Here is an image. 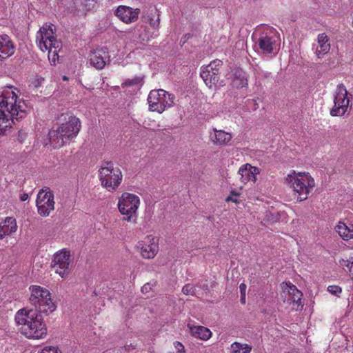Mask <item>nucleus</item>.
<instances>
[{
  "mask_svg": "<svg viewBox=\"0 0 353 353\" xmlns=\"http://www.w3.org/2000/svg\"><path fill=\"white\" fill-rule=\"evenodd\" d=\"M260 173V170L257 167L252 166L249 163L241 165L238 171V174L241 175V181L243 183L249 181L255 183L256 176Z\"/></svg>",
  "mask_w": 353,
  "mask_h": 353,
  "instance_id": "nucleus-19",
  "label": "nucleus"
},
{
  "mask_svg": "<svg viewBox=\"0 0 353 353\" xmlns=\"http://www.w3.org/2000/svg\"><path fill=\"white\" fill-rule=\"evenodd\" d=\"M233 83L237 88H244L248 85V80L244 77V76L236 77L234 79Z\"/></svg>",
  "mask_w": 353,
  "mask_h": 353,
  "instance_id": "nucleus-28",
  "label": "nucleus"
},
{
  "mask_svg": "<svg viewBox=\"0 0 353 353\" xmlns=\"http://www.w3.org/2000/svg\"><path fill=\"white\" fill-rule=\"evenodd\" d=\"M190 332L193 336L203 341H207L212 336L210 330L203 326H192L190 327Z\"/></svg>",
  "mask_w": 353,
  "mask_h": 353,
  "instance_id": "nucleus-24",
  "label": "nucleus"
},
{
  "mask_svg": "<svg viewBox=\"0 0 353 353\" xmlns=\"http://www.w3.org/2000/svg\"><path fill=\"white\" fill-rule=\"evenodd\" d=\"M19 90L14 87L3 88L0 95V136L12 128L14 120L24 118L30 107L19 98Z\"/></svg>",
  "mask_w": 353,
  "mask_h": 353,
  "instance_id": "nucleus-1",
  "label": "nucleus"
},
{
  "mask_svg": "<svg viewBox=\"0 0 353 353\" xmlns=\"http://www.w3.org/2000/svg\"><path fill=\"white\" fill-rule=\"evenodd\" d=\"M140 10L127 6H119L115 10V15L123 23L129 24L138 19Z\"/></svg>",
  "mask_w": 353,
  "mask_h": 353,
  "instance_id": "nucleus-16",
  "label": "nucleus"
},
{
  "mask_svg": "<svg viewBox=\"0 0 353 353\" xmlns=\"http://www.w3.org/2000/svg\"><path fill=\"white\" fill-rule=\"evenodd\" d=\"M139 197L132 193L123 192L118 201V209L123 220L127 222L136 223L137 210L140 205Z\"/></svg>",
  "mask_w": 353,
  "mask_h": 353,
  "instance_id": "nucleus-9",
  "label": "nucleus"
},
{
  "mask_svg": "<svg viewBox=\"0 0 353 353\" xmlns=\"http://www.w3.org/2000/svg\"><path fill=\"white\" fill-rule=\"evenodd\" d=\"M99 179L103 188L113 192L121 185L123 175L120 168L114 166L112 161H105L99 170Z\"/></svg>",
  "mask_w": 353,
  "mask_h": 353,
  "instance_id": "nucleus-7",
  "label": "nucleus"
},
{
  "mask_svg": "<svg viewBox=\"0 0 353 353\" xmlns=\"http://www.w3.org/2000/svg\"><path fill=\"white\" fill-rule=\"evenodd\" d=\"M329 287L332 288V287H337V286L336 285H330Z\"/></svg>",
  "mask_w": 353,
  "mask_h": 353,
  "instance_id": "nucleus-46",
  "label": "nucleus"
},
{
  "mask_svg": "<svg viewBox=\"0 0 353 353\" xmlns=\"http://www.w3.org/2000/svg\"><path fill=\"white\" fill-rule=\"evenodd\" d=\"M125 348L126 350H130L131 348L133 349L134 346L132 344L125 345Z\"/></svg>",
  "mask_w": 353,
  "mask_h": 353,
  "instance_id": "nucleus-41",
  "label": "nucleus"
},
{
  "mask_svg": "<svg viewBox=\"0 0 353 353\" xmlns=\"http://www.w3.org/2000/svg\"><path fill=\"white\" fill-rule=\"evenodd\" d=\"M288 292L291 296V299L294 304L297 305L296 310H301L303 304L302 303L303 293L298 288H288Z\"/></svg>",
  "mask_w": 353,
  "mask_h": 353,
  "instance_id": "nucleus-27",
  "label": "nucleus"
},
{
  "mask_svg": "<svg viewBox=\"0 0 353 353\" xmlns=\"http://www.w3.org/2000/svg\"><path fill=\"white\" fill-rule=\"evenodd\" d=\"M71 262L70 252L67 249H62L53 255L52 268L57 274L64 278L70 273Z\"/></svg>",
  "mask_w": 353,
  "mask_h": 353,
  "instance_id": "nucleus-14",
  "label": "nucleus"
},
{
  "mask_svg": "<svg viewBox=\"0 0 353 353\" xmlns=\"http://www.w3.org/2000/svg\"><path fill=\"white\" fill-rule=\"evenodd\" d=\"M150 26L155 30H158L159 27V18H158L156 21H154L152 19H150Z\"/></svg>",
  "mask_w": 353,
  "mask_h": 353,
  "instance_id": "nucleus-35",
  "label": "nucleus"
},
{
  "mask_svg": "<svg viewBox=\"0 0 353 353\" xmlns=\"http://www.w3.org/2000/svg\"><path fill=\"white\" fill-rule=\"evenodd\" d=\"M252 346L248 343L234 342L230 345L231 353H250Z\"/></svg>",
  "mask_w": 353,
  "mask_h": 353,
  "instance_id": "nucleus-26",
  "label": "nucleus"
},
{
  "mask_svg": "<svg viewBox=\"0 0 353 353\" xmlns=\"http://www.w3.org/2000/svg\"><path fill=\"white\" fill-rule=\"evenodd\" d=\"M29 301L35 307V311L39 313L48 315L57 309V305L47 288H32Z\"/></svg>",
  "mask_w": 353,
  "mask_h": 353,
  "instance_id": "nucleus-8",
  "label": "nucleus"
},
{
  "mask_svg": "<svg viewBox=\"0 0 353 353\" xmlns=\"http://www.w3.org/2000/svg\"><path fill=\"white\" fill-rule=\"evenodd\" d=\"M334 230L343 240L347 241L353 239V223L339 221Z\"/></svg>",
  "mask_w": 353,
  "mask_h": 353,
  "instance_id": "nucleus-21",
  "label": "nucleus"
},
{
  "mask_svg": "<svg viewBox=\"0 0 353 353\" xmlns=\"http://www.w3.org/2000/svg\"><path fill=\"white\" fill-rule=\"evenodd\" d=\"M327 290L329 291L330 293H331L333 295H335V296H339V294L341 293L342 292V288H327Z\"/></svg>",
  "mask_w": 353,
  "mask_h": 353,
  "instance_id": "nucleus-34",
  "label": "nucleus"
},
{
  "mask_svg": "<svg viewBox=\"0 0 353 353\" xmlns=\"http://www.w3.org/2000/svg\"><path fill=\"white\" fill-rule=\"evenodd\" d=\"M17 225L14 218L6 217L0 223V240L17 231Z\"/></svg>",
  "mask_w": 353,
  "mask_h": 353,
  "instance_id": "nucleus-22",
  "label": "nucleus"
},
{
  "mask_svg": "<svg viewBox=\"0 0 353 353\" xmlns=\"http://www.w3.org/2000/svg\"><path fill=\"white\" fill-rule=\"evenodd\" d=\"M139 83V80L138 79H134L131 80L126 81L125 82L121 84L122 88H125L128 86H131L134 85H137Z\"/></svg>",
  "mask_w": 353,
  "mask_h": 353,
  "instance_id": "nucleus-32",
  "label": "nucleus"
},
{
  "mask_svg": "<svg viewBox=\"0 0 353 353\" xmlns=\"http://www.w3.org/2000/svg\"><path fill=\"white\" fill-rule=\"evenodd\" d=\"M81 3L83 6L85 10L90 9L91 3L94 2L96 0H80Z\"/></svg>",
  "mask_w": 353,
  "mask_h": 353,
  "instance_id": "nucleus-33",
  "label": "nucleus"
},
{
  "mask_svg": "<svg viewBox=\"0 0 353 353\" xmlns=\"http://www.w3.org/2000/svg\"><path fill=\"white\" fill-rule=\"evenodd\" d=\"M223 62L219 59H215L208 65L202 66L200 76L209 88L215 87L219 80V71Z\"/></svg>",
  "mask_w": 353,
  "mask_h": 353,
  "instance_id": "nucleus-13",
  "label": "nucleus"
},
{
  "mask_svg": "<svg viewBox=\"0 0 353 353\" xmlns=\"http://www.w3.org/2000/svg\"><path fill=\"white\" fill-rule=\"evenodd\" d=\"M316 54L319 58L327 54L330 50V39L325 33L319 34L317 37Z\"/></svg>",
  "mask_w": 353,
  "mask_h": 353,
  "instance_id": "nucleus-23",
  "label": "nucleus"
},
{
  "mask_svg": "<svg viewBox=\"0 0 353 353\" xmlns=\"http://www.w3.org/2000/svg\"><path fill=\"white\" fill-rule=\"evenodd\" d=\"M28 198V195L27 194H23L21 197V200L24 201L26 200H27Z\"/></svg>",
  "mask_w": 353,
  "mask_h": 353,
  "instance_id": "nucleus-40",
  "label": "nucleus"
},
{
  "mask_svg": "<svg viewBox=\"0 0 353 353\" xmlns=\"http://www.w3.org/2000/svg\"><path fill=\"white\" fill-rule=\"evenodd\" d=\"M30 287L34 288V287H39V285H31Z\"/></svg>",
  "mask_w": 353,
  "mask_h": 353,
  "instance_id": "nucleus-44",
  "label": "nucleus"
},
{
  "mask_svg": "<svg viewBox=\"0 0 353 353\" xmlns=\"http://www.w3.org/2000/svg\"><path fill=\"white\" fill-rule=\"evenodd\" d=\"M225 201H232V202H234V203H237V202H238V201H237V199H234V198H232L231 196H230L227 197V198H226V199H225Z\"/></svg>",
  "mask_w": 353,
  "mask_h": 353,
  "instance_id": "nucleus-39",
  "label": "nucleus"
},
{
  "mask_svg": "<svg viewBox=\"0 0 353 353\" xmlns=\"http://www.w3.org/2000/svg\"><path fill=\"white\" fill-rule=\"evenodd\" d=\"M193 288H182V291L185 294H189L193 292Z\"/></svg>",
  "mask_w": 353,
  "mask_h": 353,
  "instance_id": "nucleus-38",
  "label": "nucleus"
},
{
  "mask_svg": "<svg viewBox=\"0 0 353 353\" xmlns=\"http://www.w3.org/2000/svg\"><path fill=\"white\" fill-rule=\"evenodd\" d=\"M285 182L292 189L297 202L305 201L315 186L314 179L307 172L293 171L288 175Z\"/></svg>",
  "mask_w": 353,
  "mask_h": 353,
  "instance_id": "nucleus-5",
  "label": "nucleus"
},
{
  "mask_svg": "<svg viewBox=\"0 0 353 353\" xmlns=\"http://www.w3.org/2000/svg\"><path fill=\"white\" fill-rule=\"evenodd\" d=\"M283 284H285L286 285V287H292V288H294L296 287L294 285H293L292 283H291L290 282V283H283Z\"/></svg>",
  "mask_w": 353,
  "mask_h": 353,
  "instance_id": "nucleus-42",
  "label": "nucleus"
},
{
  "mask_svg": "<svg viewBox=\"0 0 353 353\" xmlns=\"http://www.w3.org/2000/svg\"><path fill=\"white\" fill-rule=\"evenodd\" d=\"M67 79V77H63V80H66Z\"/></svg>",
  "mask_w": 353,
  "mask_h": 353,
  "instance_id": "nucleus-48",
  "label": "nucleus"
},
{
  "mask_svg": "<svg viewBox=\"0 0 353 353\" xmlns=\"http://www.w3.org/2000/svg\"><path fill=\"white\" fill-rule=\"evenodd\" d=\"M241 292V302L242 304L245 303V294H246V288H240Z\"/></svg>",
  "mask_w": 353,
  "mask_h": 353,
  "instance_id": "nucleus-36",
  "label": "nucleus"
},
{
  "mask_svg": "<svg viewBox=\"0 0 353 353\" xmlns=\"http://www.w3.org/2000/svg\"><path fill=\"white\" fill-rule=\"evenodd\" d=\"M341 264L343 266H346L348 268L350 273L353 275V255L351 256L348 260H343Z\"/></svg>",
  "mask_w": 353,
  "mask_h": 353,
  "instance_id": "nucleus-29",
  "label": "nucleus"
},
{
  "mask_svg": "<svg viewBox=\"0 0 353 353\" xmlns=\"http://www.w3.org/2000/svg\"><path fill=\"white\" fill-rule=\"evenodd\" d=\"M26 137V133H25L22 131L19 132L18 139L21 143L23 142Z\"/></svg>",
  "mask_w": 353,
  "mask_h": 353,
  "instance_id": "nucleus-37",
  "label": "nucleus"
},
{
  "mask_svg": "<svg viewBox=\"0 0 353 353\" xmlns=\"http://www.w3.org/2000/svg\"><path fill=\"white\" fill-rule=\"evenodd\" d=\"M81 128L80 120L74 117H68V120L57 127H53L48 133L50 144L54 148H61L68 141L75 138Z\"/></svg>",
  "mask_w": 353,
  "mask_h": 353,
  "instance_id": "nucleus-3",
  "label": "nucleus"
},
{
  "mask_svg": "<svg viewBox=\"0 0 353 353\" xmlns=\"http://www.w3.org/2000/svg\"><path fill=\"white\" fill-rule=\"evenodd\" d=\"M350 97L351 94L348 93L343 83L338 85L334 98V106L330 112V115L332 117L343 116L348 110Z\"/></svg>",
  "mask_w": 353,
  "mask_h": 353,
  "instance_id": "nucleus-11",
  "label": "nucleus"
},
{
  "mask_svg": "<svg viewBox=\"0 0 353 353\" xmlns=\"http://www.w3.org/2000/svg\"><path fill=\"white\" fill-rule=\"evenodd\" d=\"M137 38L141 43L148 42L152 37V33L146 25L137 26Z\"/></svg>",
  "mask_w": 353,
  "mask_h": 353,
  "instance_id": "nucleus-25",
  "label": "nucleus"
},
{
  "mask_svg": "<svg viewBox=\"0 0 353 353\" xmlns=\"http://www.w3.org/2000/svg\"><path fill=\"white\" fill-rule=\"evenodd\" d=\"M145 289V290H148V288H141L142 290V292H144L143 290Z\"/></svg>",
  "mask_w": 353,
  "mask_h": 353,
  "instance_id": "nucleus-45",
  "label": "nucleus"
},
{
  "mask_svg": "<svg viewBox=\"0 0 353 353\" xmlns=\"http://www.w3.org/2000/svg\"><path fill=\"white\" fill-rule=\"evenodd\" d=\"M14 321L21 326V334L29 339H41L47 335V327L43 318L34 310L22 308L18 310Z\"/></svg>",
  "mask_w": 353,
  "mask_h": 353,
  "instance_id": "nucleus-2",
  "label": "nucleus"
},
{
  "mask_svg": "<svg viewBox=\"0 0 353 353\" xmlns=\"http://www.w3.org/2000/svg\"><path fill=\"white\" fill-rule=\"evenodd\" d=\"M36 42L43 52H48V59L52 65H56L59 61V52L62 48L61 41L57 39L55 32L51 26L46 25L37 32Z\"/></svg>",
  "mask_w": 353,
  "mask_h": 353,
  "instance_id": "nucleus-4",
  "label": "nucleus"
},
{
  "mask_svg": "<svg viewBox=\"0 0 353 353\" xmlns=\"http://www.w3.org/2000/svg\"><path fill=\"white\" fill-rule=\"evenodd\" d=\"M232 136L230 133L216 128H213L212 132L210 134V141L217 146L228 145L232 141Z\"/></svg>",
  "mask_w": 353,
  "mask_h": 353,
  "instance_id": "nucleus-20",
  "label": "nucleus"
},
{
  "mask_svg": "<svg viewBox=\"0 0 353 353\" xmlns=\"http://www.w3.org/2000/svg\"><path fill=\"white\" fill-rule=\"evenodd\" d=\"M36 205L38 213L44 217L48 216L51 212L54 210V194L49 188L41 189L39 192Z\"/></svg>",
  "mask_w": 353,
  "mask_h": 353,
  "instance_id": "nucleus-12",
  "label": "nucleus"
},
{
  "mask_svg": "<svg viewBox=\"0 0 353 353\" xmlns=\"http://www.w3.org/2000/svg\"><path fill=\"white\" fill-rule=\"evenodd\" d=\"M175 97L163 89L152 90L148 97L149 110L159 114L172 107Z\"/></svg>",
  "mask_w": 353,
  "mask_h": 353,
  "instance_id": "nucleus-10",
  "label": "nucleus"
},
{
  "mask_svg": "<svg viewBox=\"0 0 353 353\" xmlns=\"http://www.w3.org/2000/svg\"><path fill=\"white\" fill-rule=\"evenodd\" d=\"M183 287H185V288L188 287V284L185 285Z\"/></svg>",
  "mask_w": 353,
  "mask_h": 353,
  "instance_id": "nucleus-47",
  "label": "nucleus"
},
{
  "mask_svg": "<svg viewBox=\"0 0 353 353\" xmlns=\"http://www.w3.org/2000/svg\"><path fill=\"white\" fill-rule=\"evenodd\" d=\"M137 248L143 259H152L159 252V244L154 236L148 235L143 240L138 241Z\"/></svg>",
  "mask_w": 353,
  "mask_h": 353,
  "instance_id": "nucleus-15",
  "label": "nucleus"
},
{
  "mask_svg": "<svg viewBox=\"0 0 353 353\" xmlns=\"http://www.w3.org/2000/svg\"><path fill=\"white\" fill-rule=\"evenodd\" d=\"M239 287H242V288H244V287H246L245 284L244 283H241Z\"/></svg>",
  "mask_w": 353,
  "mask_h": 353,
  "instance_id": "nucleus-43",
  "label": "nucleus"
},
{
  "mask_svg": "<svg viewBox=\"0 0 353 353\" xmlns=\"http://www.w3.org/2000/svg\"><path fill=\"white\" fill-rule=\"evenodd\" d=\"M37 353H61V352L57 347L50 346L43 347Z\"/></svg>",
  "mask_w": 353,
  "mask_h": 353,
  "instance_id": "nucleus-30",
  "label": "nucleus"
},
{
  "mask_svg": "<svg viewBox=\"0 0 353 353\" xmlns=\"http://www.w3.org/2000/svg\"><path fill=\"white\" fill-rule=\"evenodd\" d=\"M174 347L175 349V352L171 353H186L185 350V347L182 343L180 342L176 341L174 343Z\"/></svg>",
  "mask_w": 353,
  "mask_h": 353,
  "instance_id": "nucleus-31",
  "label": "nucleus"
},
{
  "mask_svg": "<svg viewBox=\"0 0 353 353\" xmlns=\"http://www.w3.org/2000/svg\"><path fill=\"white\" fill-rule=\"evenodd\" d=\"M254 34L258 36L256 45L263 54H276L278 52L280 48V37L274 28L268 26H260Z\"/></svg>",
  "mask_w": 353,
  "mask_h": 353,
  "instance_id": "nucleus-6",
  "label": "nucleus"
},
{
  "mask_svg": "<svg viewBox=\"0 0 353 353\" xmlns=\"http://www.w3.org/2000/svg\"><path fill=\"white\" fill-rule=\"evenodd\" d=\"M14 52L15 46L10 37L6 34H0V61L12 57Z\"/></svg>",
  "mask_w": 353,
  "mask_h": 353,
  "instance_id": "nucleus-18",
  "label": "nucleus"
},
{
  "mask_svg": "<svg viewBox=\"0 0 353 353\" xmlns=\"http://www.w3.org/2000/svg\"><path fill=\"white\" fill-rule=\"evenodd\" d=\"M109 59L110 55L106 48L97 49L90 55V63L98 70L103 68Z\"/></svg>",
  "mask_w": 353,
  "mask_h": 353,
  "instance_id": "nucleus-17",
  "label": "nucleus"
}]
</instances>
